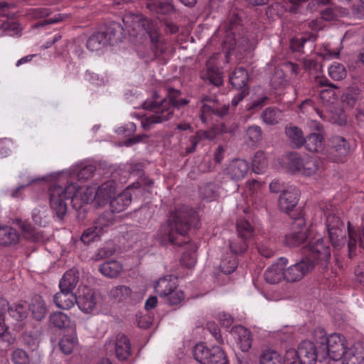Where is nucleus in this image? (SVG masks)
Returning a JSON list of instances; mask_svg holds the SVG:
<instances>
[{"instance_id": "obj_34", "label": "nucleus", "mask_w": 364, "mask_h": 364, "mask_svg": "<svg viewBox=\"0 0 364 364\" xmlns=\"http://www.w3.org/2000/svg\"><path fill=\"white\" fill-rule=\"evenodd\" d=\"M248 74L243 68H237L231 73L229 80L233 87L237 90L247 88L246 87L248 82Z\"/></svg>"}, {"instance_id": "obj_63", "label": "nucleus", "mask_w": 364, "mask_h": 364, "mask_svg": "<svg viewBox=\"0 0 364 364\" xmlns=\"http://www.w3.org/2000/svg\"><path fill=\"white\" fill-rule=\"evenodd\" d=\"M314 339L316 343L325 347L327 340H328V336H326V333L323 328L318 327L314 331Z\"/></svg>"}, {"instance_id": "obj_43", "label": "nucleus", "mask_w": 364, "mask_h": 364, "mask_svg": "<svg viewBox=\"0 0 364 364\" xmlns=\"http://www.w3.org/2000/svg\"><path fill=\"white\" fill-rule=\"evenodd\" d=\"M281 111L274 107H269L265 109L261 115L262 121L269 125H274L278 124L282 119Z\"/></svg>"}, {"instance_id": "obj_24", "label": "nucleus", "mask_w": 364, "mask_h": 364, "mask_svg": "<svg viewBox=\"0 0 364 364\" xmlns=\"http://www.w3.org/2000/svg\"><path fill=\"white\" fill-rule=\"evenodd\" d=\"M343 364H364V343L357 342L350 347L343 358Z\"/></svg>"}, {"instance_id": "obj_42", "label": "nucleus", "mask_w": 364, "mask_h": 364, "mask_svg": "<svg viewBox=\"0 0 364 364\" xmlns=\"http://www.w3.org/2000/svg\"><path fill=\"white\" fill-rule=\"evenodd\" d=\"M238 266V261L235 255L228 253L224 255L220 264V269L225 274L232 273Z\"/></svg>"}, {"instance_id": "obj_52", "label": "nucleus", "mask_w": 364, "mask_h": 364, "mask_svg": "<svg viewBox=\"0 0 364 364\" xmlns=\"http://www.w3.org/2000/svg\"><path fill=\"white\" fill-rule=\"evenodd\" d=\"M246 136L251 144L259 143L262 139V131L259 126H249L246 129Z\"/></svg>"}, {"instance_id": "obj_7", "label": "nucleus", "mask_w": 364, "mask_h": 364, "mask_svg": "<svg viewBox=\"0 0 364 364\" xmlns=\"http://www.w3.org/2000/svg\"><path fill=\"white\" fill-rule=\"evenodd\" d=\"M196 105L199 107V117L205 124L212 115L222 118L228 114L230 109L229 105H222L215 97L209 95L201 97Z\"/></svg>"}, {"instance_id": "obj_54", "label": "nucleus", "mask_w": 364, "mask_h": 364, "mask_svg": "<svg viewBox=\"0 0 364 364\" xmlns=\"http://www.w3.org/2000/svg\"><path fill=\"white\" fill-rule=\"evenodd\" d=\"M209 364H228L227 357L219 346H213L210 356Z\"/></svg>"}, {"instance_id": "obj_21", "label": "nucleus", "mask_w": 364, "mask_h": 364, "mask_svg": "<svg viewBox=\"0 0 364 364\" xmlns=\"http://www.w3.org/2000/svg\"><path fill=\"white\" fill-rule=\"evenodd\" d=\"M108 346L114 347L116 357L119 360H125L131 355V343L124 334H118L114 342H109Z\"/></svg>"}, {"instance_id": "obj_12", "label": "nucleus", "mask_w": 364, "mask_h": 364, "mask_svg": "<svg viewBox=\"0 0 364 364\" xmlns=\"http://www.w3.org/2000/svg\"><path fill=\"white\" fill-rule=\"evenodd\" d=\"M309 251V257L316 264H320L323 268H326L331 259L330 246L325 242L323 238L311 241L308 245Z\"/></svg>"}, {"instance_id": "obj_5", "label": "nucleus", "mask_w": 364, "mask_h": 364, "mask_svg": "<svg viewBox=\"0 0 364 364\" xmlns=\"http://www.w3.org/2000/svg\"><path fill=\"white\" fill-rule=\"evenodd\" d=\"M321 161L313 156H301L296 152L289 153L287 156V168L292 173L304 176L316 175L320 168Z\"/></svg>"}, {"instance_id": "obj_36", "label": "nucleus", "mask_w": 364, "mask_h": 364, "mask_svg": "<svg viewBox=\"0 0 364 364\" xmlns=\"http://www.w3.org/2000/svg\"><path fill=\"white\" fill-rule=\"evenodd\" d=\"M285 134L295 148L299 149L304 146L305 137L299 127L289 124L285 127Z\"/></svg>"}, {"instance_id": "obj_16", "label": "nucleus", "mask_w": 364, "mask_h": 364, "mask_svg": "<svg viewBox=\"0 0 364 364\" xmlns=\"http://www.w3.org/2000/svg\"><path fill=\"white\" fill-rule=\"evenodd\" d=\"M315 264L310 259H304L301 262L290 266L284 270V279L289 282H296L301 280L306 274L310 272Z\"/></svg>"}, {"instance_id": "obj_20", "label": "nucleus", "mask_w": 364, "mask_h": 364, "mask_svg": "<svg viewBox=\"0 0 364 364\" xmlns=\"http://www.w3.org/2000/svg\"><path fill=\"white\" fill-rule=\"evenodd\" d=\"M299 192L294 187L282 190L279 198V207L283 212L288 213L293 210L299 201Z\"/></svg>"}, {"instance_id": "obj_62", "label": "nucleus", "mask_w": 364, "mask_h": 364, "mask_svg": "<svg viewBox=\"0 0 364 364\" xmlns=\"http://www.w3.org/2000/svg\"><path fill=\"white\" fill-rule=\"evenodd\" d=\"M329 88H325L320 91V98L323 102H331L335 99V91L336 86L333 83H329Z\"/></svg>"}, {"instance_id": "obj_56", "label": "nucleus", "mask_w": 364, "mask_h": 364, "mask_svg": "<svg viewBox=\"0 0 364 364\" xmlns=\"http://www.w3.org/2000/svg\"><path fill=\"white\" fill-rule=\"evenodd\" d=\"M100 235L97 228L93 225L83 231L80 237V240L84 245H87L95 241Z\"/></svg>"}, {"instance_id": "obj_31", "label": "nucleus", "mask_w": 364, "mask_h": 364, "mask_svg": "<svg viewBox=\"0 0 364 364\" xmlns=\"http://www.w3.org/2000/svg\"><path fill=\"white\" fill-rule=\"evenodd\" d=\"M31 312L32 316L36 321H41L45 318L47 313L46 304L39 295H35L30 304H28V311Z\"/></svg>"}, {"instance_id": "obj_39", "label": "nucleus", "mask_w": 364, "mask_h": 364, "mask_svg": "<svg viewBox=\"0 0 364 364\" xmlns=\"http://www.w3.org/2000/svg\"><path fill=\"white\" fill-rule=\"evenodd\" d=\"M108 45L106 34L102 31L93 33L87 41V48L92 50H98Z\"/></svg>"}, {"instance_id": "obj_25", "label": "nucleus", "mask_w": 364, "mask_h": 364, "mask_svg": "<svg viewBox=\"0 0 364 364\" xmlns=\"http://www.w3.org/2000/svg\"><path fill=\"white\" fill-rule=\"evenodd\" d=\"M324 135L323 133H311L305 139L304 146L310 152L318 153L324 156Z\"/></svg>"}, {"instance_id": "obj_57", "label": "nucleus", "mask_w": 364, "mask_h": 364, "mask_svg": "<svg viewBox=\"0 0 364 364\" xmlns=\"http://www.w3.org/2000/svg\"><path fill=\"white\" fill-rule=\"evenodd\" d=\"M322 16L319 18L312 20L309 23V27L314 31L321 30L323 26V19L331 20L333 18V14L331 10L326 9L322 13Z\"/></svg>"}, {"instance_id": "obj_29", "label": "nucleus", "mask_w": 364, "mask_h": 364, "mask_svg": "<svg viewBox=\"0 0 364 364\" xmlns=\"http://www.w3.org/2000/svg\"><path fill=\"white\" fill-rule=\"evenodd\" d=\"M232 333L237 336V343L243 352L248 351L252 346L251 333L248 329L242 326H235Z\"/></svg>"}, {"instance_id": "obj_53", "label": "nucleus", "mask_w": 364, "mask_h": 364, "mask_svg": "<svg viewBox=\"0 0 364 364\" xmlns=\"http://www.w3.org/2000/svg\"><path fill=\"white\" fill-rule=\"evenodd\" d=\"M247 188L250 193V200L256 203L262 199L261 183L259 181L256 180L248 181Z\"/></svg>"}, {"instance_id": "obj_41", "label": "nucleus", "mask_w": 364, "mask_h": 364, "mask_svg": "<svg viewBox=\"0 0 364 364\" xmlns=\"http://www.w3.org/2000/svg\"><path fill=\"white\" fill-rule=\"evenodd\" d=\"M260 364H287L286 356L283 359L280 354L273 350L264 351L259 358Z\"/></svg>"}, {"instance_id": "obj_11", "label": "nucleus", "mask_w": 364, "mask_h": 364, "mask_svg": "<svg viewBox=\"0 0 364 364\" xmlns=\"http://www.w3.org/2000/svg\"><path fill=\"white\" fill-rule=\"evenodd\" d=\"M350 144L342 136H333L329 141L328 148L324 152V156L334 162H343L350 154Z\"/></svg>"}, {"instance_id": "obj_14", "label": "nucleus", "mask_w": 364, "mask_h": 364, "mask_svg": "<svg viewBox=\"0 0 364 364\" xmlns=\"http://www.w3.org/2000/svg\"><path fill=\"white\" fill-rule=\"evenodd\" d=\"M329 358L333 360L343 359L347 351L346 338L340 333H332L328 336L327 343L324 347Z\"/></svg>"}, {"instance_id": "obj_37", "label": "nucleus", "mask_w": 364, "mask_h": 364, "mask_svg": "<svg viewBox=\"0 0 364 364\" xmlns=\"http://www.w3.org/2000/svg\"><path fill=\"white\" fill-rule=\"evenodd\" d=\"M215 137L214 134L210 131L199 130L194 136L189 139V145L186 149L187 154L193 153L196 151L197 146L203 140H213Z\"/></svg>"}, {"instance_id": "obj_35", "label": "nucleus", "mask_w": 364, "mask_h": 364, "mask_svg": "<svg viewBox=\"0 0 364 364\" xmlns=\"http://www.w3.org/2000/svg\"><path fill=\"white\" fill-rule=\"evenodd\" d=\"M176 284L175 279L171 276H166L160 278L155 284V291L161 297H165L170 294L173 289H176Z\"/></svg>"}, {"instance_id": "obj_13", "label": "nucleus", "mask_w": 364, "mask_h": 364, "mask_svg": "<svg viewBox=\"0 0 364 364\" xmlns=\"http://www.w3.org/2000/svg\"><path fill=\"white\" fill-rule=\"evenodd\" d=\"M95 191L91 187L80 188L73 182L67 186L68 196H72V205L76 210H80L84 204L95 200Z\"/></svg>"}, {"instance_id": "obj_60", "label": "nucleus", "mask_w": 364, "mask_h": 364, "mask_svg": "<svg viewBox=\"0 0 364 364\" xmlns=\"http://www.w3.org/2000/svg\"><path fill=\"white\" fill-rule=\"evenodd\" d=\"M95 171V167L92 165L83 166L77 171L76 177L78 181H87L92 176Z\"/></svg>"}, {"instance_id": "obj_2", "label": "nucleus", "mask_w": 364, "mask_h": 364, "mask_svg": "<svg viewBox=\"0 0 364 364\" xmlns=\"http://www.w3.org/2000/svg\"><path fill=\"white\" fill-rule=\"evenodd\" d=\"M181 92L169 88L167 96L163 99L157 92H154L151 99L144 102L142 107L153 112L150 116L141 120V126L145 130H149L155 124L163 123L173 117L174 108L186 105L188 101L186 99L177 100Z\"/></svg>"}, {"instance_id": "obj_22", "label": "nucleus", "mask_w": 364, "mask_h": 364, "mask_svg": "<svg viewBox=\"0 0 364 364\" xmlns=\"http://www.w3.org/2000/svg\"><path fill=\"white\" fill-rule=\"evenodd\" d=\"M287 264V259L281 257L279 260L271 265L264 272V279L269 284L279 282L282 278L284 279V267Z\"/></svg>"}, {"instance_id": "obj_10", "label": "nucleus", "mask_w": 364, "mask_h": 364, "mask_svg": "<svg viewBox=\"0 0 364 364\" xmlns=\"http://www.w3.org/2000/svg\"><path fill=\"white\" fill-rule=\"evenodd\" d=\"M348 232V255L350 258H352L355 255V250L356 248V233L355 231L350 228V222L348 223V230H346L345 225L341 226L333 230H328V237L332 245L336 248H341L346 241V232Z\"/></svg>"}, {"instance_id": "obj_32", "label": "nucleus", "mask_w": 364, "mask_h": 364, "mask_svg": "<svg viewBox=\"0 0 364 364\" xmlns=\"http://www.w3.org/2000/svg\"><path fill=\"white\" fill-rule=\"evenodd\" d=\"M122 270V264L117 260L106 261L99 267L100 273L108 278H117Z\"/></svg>"}, {"instance_id": "obj_19", "label": "nucleus", "mask_w": 364, "mask_h": 364, "mask_svg": "<svg viewBox=\"0 0 364 364\" xmlns=\"http://www.w3.org/2000/svg\"><path fill=\"white\" fill-rule=\"evenodd\" d=\"M117 194V183L114 181H108L98 187L95 191V201L99 206L105 205Z\"/></svg>"}, {"instance_id": "obj_38", "label": "nucleus", "mask_w": 364, "mask_h": 364, "mask_svg": "<svg viewBox=\"0 0 364 364\" xmlns=\"http://www.w3.org/2000/svg\"><path fill=\"white\" fill-rule=\"evenodd\" d=\"M17 231L9 226L0 228V245L7 246L16 244L18 241Z\"/></svg>"}, {"instance_id": "obj_15", "label": "nucleus", "mask_w": 364, "mask_h": 364, "mask_svg": "<svg viewBox=\"0 0 364 364\" xmlns=\"http://www.w3.org/2000/svg\"><path fill=\"white\" fill-rule=\"evenodd\" d=\"M307 237V229L305 219L297 218L291 225V232L285 237V243L290 247H294L303 244Z\"/></svg>"}, {"instance_id": "obj_48", "label": "nucleus", "mask_w": 364, "mask_h": 364, "mask_svg": "<svg viewBox=\"0 0 364 364\" xmlns=\"http://www.w3.org/2000/svg\"><path fill=\"white\" fill-rule=\"evenodd\" d=\"M299 109L304 114L309 115L315 112L321 118H325L323 115L322 111L316 106V103L312 99H306L303 100L299 105Z\"/></svg>"}, {"instance_id": "obj_59", "label": "nucleus", "mask_w": 364, "mask_h": 364, "mask_svg": "<svg viewBox=\"0 0 364 364\" xmlns=\"http://www.w3.org/2000/svg\"><path fill=\"white\" fill-rule=\"evenodd\" d=\"M11 360L14 364H30L28 353L21 348H16L11 353Z\"/></svg>"}, {"instance_id": "obj_46", "label": "nucleus", "mask_w": 364, "mask_h": 364, "mask_svg": "<svg viewBox=\"0 0 364 364\" xmlns=\"http://www.w3.org/2000/svg\"><path fill=\"white\" fill-rule=\"evenodd\" d=\"M77 345V339L73 334L64 336L58 343L60 350L65 355L70 354Z\"/></svg>"}, {"instance_id": "obj_28", "label": "nucleus", "mask_w": 364, "mask_h": 364, "mask_svg": "<svg viewBox=\"0 0 364 364\" xmlns=\"http://www.w3.org/2000/svg\"><path fill=\"white\" fill-rule=\"evenodd\" d=\"M146 7L150 11L161 15H168L176 11L175 6L171 0H155L147 2Z\"/></svg>"}, {"instance_id": "obj_45", "label": "nucleus", "mask_w": 364, "mask_h": 364, "mask_svg": "<svg viewBox=\"0 0 364 364\" xmlns=\"http://www.w3.org/2000/svg\"><path fill=\"white\" fill-rule=\"evenodd\" d=\"M211 353L212 348H208L203 343L196 344L193 350L195 359L201 364H209Z\"/></svg>"}, {"instance_id": "obj_23", "label": "nucleus", "mask_w": 364, "mask_h": 364, "mask_svg": "<svg viewBox=\"0 0 364 364\" xmlns=\"http://www.w3.org/2000/svg\"><path fill=\"white\" fill-rule=\"evenodd\" d=\"M250 170L247 161L242 159L232 160L226 168L227 175L232 180L239 181L244 178Z\"/></svg>"}, {"instance_id": "obj_61", "label": "nucleus", "mask_w": 364, "mask_h": 364, "mask_svg": "<svg viewBox=\"0 0 364 364\" xmlns=\"http://www.w3.org/2000/svg\"><path fill=\"white\" fill-rule=\"evenodd\" d=\"M326 228L328 230H333L343 226L344 223L339 217L334 214H329L326 218Z\"/></svg>"}, {"instance_id": "obj_18", "label": "nucleus", "mask_w": 364, "mask_h": 364, "mask_svg": "<svg viewBox=\"0 0 364 364\" xmlns=\"http://www.w3.org/2000/svg\"><path fill=\"white\" fill-rule=\"evenodd\" d=\"M77 300L76 304L78 307L85 313L92 312L97 305V298L95 292L87 287H83L80 289Z\"/></svg>"}, {"instance_id": "obj_1", "label": "nucleus", "mask_w": 364, "mask_h": 364, "mask_svg": "<svg viewBox=\"0 0 364 364\" xmlns=\"http://www.w3.org/2000/svg\"><path fill=\"white\" fill-rule=\"evenodd\" d=\"M199 224L197 212L189 206L182 205L171 213L167 223L161 225L157 233L161 244L188 245L191 252H183L181 259L182 265L187 268L195 266L197 261L196 252L198 249L195 243L190 242L187 234L191 227L198 228Z\"/></svg>"}, {"instance_id": "obj_30", "label": "nucleus", "mask_w": 364, "mask_h": 364, "mask_svg": "<svg viewBox=\"0 0 364 364\" xmlns=\"http://www.w3.org/2000/svg\"><path fill=\"white\" fill-rule=\"evenodd\" d=\"M102 32L106 34L108 44L113 46L122 41L124 28L119 23L112 22Z\"/></svg>"}, {"instance_id": "obj_9", "label": "nucleus", "mask_w": 364, "mask_h": 364, "mask_svg": "<svg viewBox=\"0 0 364 364\" xmlns=\"http://www.w3.org/2000/svg\"><path fill=\"white\" fill-rule=\"evenodd\" d=\"M48 193L51 209L59 219H62L67 213L65 200L68 199L72 200V196H68L67 192V186L63 187L60 185L53 184L49 188Z\"/></svg>"}, {"instance_id": "obj_47", "label": "nucleus", "mask_w": 364, "mask_h": 364, "mask_svg": "<svg viewBox=\"0 0 364 364\" xmlns=\"http://www.w3.org/2000/svg\"><path fill=\"white\" fill-rule=\"evenodd\" d=\"M49 322L53 327L61 329L69 326L70 319L63 312H55L49 316Z\"/></svg>"}, {"instance_id": "obj_50", "label": "nucleus", "mask_w": 364, "mask_h": 364, "mask_svg": "<svg viewBox=\"0 0 364 364\" xmlns=\"http://www.w3.org/2000/svg\"><path fill=\"white\" fill-rule=\"evenodd\" d=\"M114 223V216L113 213L106 212L103 213L102 215L99 216L97 220L95 222V227L97 228V230H99L100 233L102 234L104 231V229Z\"/></svg>"}, {"instance_id": "obj_51", "label": "nucleus", "mask_w": 364, "mask_h": 364, "mask_svg": "<svg viewBox=\"0 0 364 364\" xmlns=\"http://www.w3.org/2000/svg\"><path fill=\"white\" fill-rule=\"evenodd\" d=\"M328 74L333 80H341L346 77L347 71L343 64L334 62L328 68Z\"/></svg>"}, {"instance_id": "obj_3", "label": "nucleus", "mask_w": 364, "mask_h": 364, "mask_svg": "<svg viewBox=\"0 0 364 364\" xmlns=\"http://www.w3.org/2000/svg\"><path fill=\"white\" fill-rule=\"evenodd\" d=\"M246 19L247 14L242 9L235 8L229 12L224 27L228 35L232 36L233 43H231L232 48L238 47L247 50L249 48V38L240 33V31H243L242 28Z\"/></svg>"}, {"instance_id": "obj_26", "label": "nucleus", "mask_w": 364, "mask_h": 364, "mask_svg": "<svg viewBox=\"0 0 364 364\" xmlns=\"http://www.w3.org/2000/svg\"><path fill=\"white\" fill-rule=\"evenodd\" d=\"M132 202V195L128 188L120 193H117L110 200L109 207L112 213L124 211Z\"/></svg>"}, {"instance_id": "obj_44", "label": "nucleus", "mask_w": 364, "mask_h": 364, "mask_svg": "<svg viewBox=\"0 0 364 364\" xmlns=\"http://www.w3.org/2000/svg\"><path fill=\"white\" fill-rule=\"evenodd\" d=\"M203 77L216 87L223 85V80L220 71L218 68L210 65V61L207 63L206 73L203 75Z\"/></svg>"}, {"instance_id": "obj_4", "label": "nucleus", "mask_w": 364, "mask_h": 364, "mask_svg": "<svg viewBox=\"0 0 364 364\" xmlns=\"http://www.w3.org/2000/svg\"><path fill=\"white\" fill-rule=\"evenodd\" d=\"M133 18V22L137 24L149 36L151 45L153 56L151 58H155L164 52V41L161 38L160 29L158 24L151 19L143 16H130L127 15L123 18V22L128 23L129 19Z\"/></svg>"}, {"instance_id": "obj_27", "label": "nucleus", "mask_w": 364, "mask_h": 364, "mask_svg": "<svg viewBox=\"0 0 364 364\" xmlns=\"http://www.w3.org/2000/svg\"><path fill=\"white\" fill-rule=\"evenodd\" d=\"M77 296L71 291L60 289L54 296V302L58 308L70 309L76 304Z\"/></svg>"}, {"instance_id": "obj_8", "label": "nucleus", "mask_w": 364, "mask_h": 364, "mask_svg": "<svg viewBox=\"0 0 364 364\" xmlns=\"http://www.w3.org/2000/svg\"><path fill=\"white\" fill-rule=\"evenodd\" d=\"M237 235L230 241V249L234 255L244 254L247 250L248 240L252 237L254 228L248 220L240 218L236 223Z\"/></svg>"}, {"instance_id": "obj_49", "label": "nucleus", "mask_w": 364, "mask_h": 364, "mask_svg": "<svg viewBox=\"0 0 364 364\" xmlns=\"http://www.w3.org/2000/svg\"><path fill=\"white\" fill-rule=\"evenodd\" d=\"M267 166V159L265 154L262 151H258L255 154L252 160V168L257 173H260L264 171Z\"/></svg>"}, {"instance_id": "obj_33", "label": "nucleus", "mask_w": 364, "mask_h": 364, "mask_svg": "<svg viewBox=\"0 0 364 364\" xmlns=\"http://www.w3.org/2000/svg\"><path fill=\"white\" fill-rule=\"evenodd\" d=\"M79 281V273L75 269L68 270L60 279V289L73 291Z\"/></svg>"}, {"instance_id": "obj_17", "label": "nucleus", "mask_w": 364, "mask_h": 364, "mask_svg": "<svg viewBox=\"0 0 364 364\" xmlns=\"http://www.w3.org/2000/svg\"><path fill=\"white\" fill-rule=\"evenodd\" d=\"M1 311H6L12 321H22L28 315V304L26 301H20L9 306L7 301L0 299Z\"/></svg>"}, {"instance_id": "obj_58", "label": "nucleus", "mask_w": 364, "mask_h": 364, "mask_svg": "<svg viewBox=\"0 0 364 364\" xmlns=\"http://www.w3.org/2000/svg\"><path fill=\"white\" fill-rule=\"evenodd\" d=\"M164 298L170 306H174L181 304L182 301H183L185 295L183 291L176 287V289H173V290Z\"/></svg>"}, {"instance_id": "obj_55", "label": "nucleus", "mask_w": 364, "mask_h": 364, "mask_svg": "<svg viewBox=\"0 0 364 364\" xmlns=\"http://www.w3.org/2000/svg\"><path fill=\"white\" fill-rule=\"evenodd\" d=\"M201 196L208 200H214L218 196V188L215 183H209L200 188Z\"/></svg>"}, {"instance_id": "obj_64", "label": "nucleus", "mask_w": 364, "mask_h": 364, "mask_svg": "<svg viewBox=\"0 0 364 364\" xmlns=\"http://www.w3.org/2000/svg\"><path fill=\"white\" fill-rule=\"evenodd\" d=\"M206 328L209 331V332L213 335L216 341L219 344L223 343V337L220 334V331L218 326V325L213 321H208L206 323Z\"/></svg>"}, {"instance_id": "obj_6", "label": "nucleus", "mask_w": 364, "mask_h": 364, "mask_svg": "<svg viewBox=\"0 0 364 364\" xmlns=\"http://www.w3.org/2000/svg\"><path fill=\"white\" fill-rule=\"evenodd\" d=\"M318 355L314 343L303 341L297 350H289L286 352V362L287 364H316Z\"/></svg>"}, {"instance_id": "obj_40", "label": "nucleus", "mask_w": 364, "mask_h": 364, "mask_svg": "<svg viewBox=\"0 0 364 364\" xmlns=\"http://www.w3.org/2000/svg\"><path fill=\"white\" fill-rule=\"evenodd\" d=\"M132 291L126 285H118L113 287L109 292L110 296L117 301H127L131 299Z\"/></svg>"}]
</instances>
